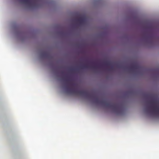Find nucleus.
<instances>
[{"mask_svg": "<svg viewBox=\"0 0 159 159\" xmlns=\"http://www.w3.org/2000/svg\"><path fill=\"white\" fill-rule=\"evenodd\" d=\"M158 70H159V69H153L152 70L154 71L157 72V71H158Z\"/></svg>", "mask_w": 159, "mask_h": 159, "instance_id": "obj_8", "label": "nucleus"}, {"mask_svg": "<svg viewBox=\"0 0 159 159\" xmlns=\"http://www.w3.org/2000/svg\"><path fill=\"white\" fill-rule=\"evenodd\" d=\"M89 66H88L87 65H85L82 66V67L83 68H88Z\"/></svg>", "mask_w": 159, "mask_h": 159, "instance_id": "obj_6", "label": "nucleus"}, {"mask_svg": "<svg viewBox=\"0 0 159 159\" xmlns=\"http://www.w3.org/2000/svg\"><path fill=\"white\" fill-rule=\"evenodd\" d=\"M140 67L137 64H134L130 67V69L131 70L133 71L135 70L139 69Z\"/></svg>", "mask_w": 159, "mask_h": 159, "instance_id": "obj_4", "label": "nucleus"}, {"mask_svg": "<svg viewBox=\"0 0 159 159\" xmlns=\"http://www.w3.org/2000/svg\"><path fill=\"white\" fill-rule=\"evenodd\" d=\"M105 66L107 67H108L109 66H111V64L109 62H106L105 63Z\"/></svg>", "mask_w": 159, "mask_h": 159, "instance_id": "obj_5", "label": "nucleus"}, {"mask_svg": "<svg viewBox=\"0 0 159 159\" xmlns=\"http://www.w3.org/2000/svg\"><path fill=\"white\" fill-rule=\"evenodd\" d=\"M92 67L93 68H94V69H96V68H97L98 67H97V66H92Z\"/></svg>", "mask_w": 159, "mask_h": 159, "instance_id": "obj_9", "label": "nucleus"}, {"mask_svg": "<svg viewBox=\"0 0 159 159\" xmlns=\"http://www.w3.org/2000/svg\"><path fill=\"white\" fill-rule=\"evenodd\" d=\"M77 22L80 23V25L84 24L86 21V17L84 16H81L79 19L76 20Z\"/></svg>", "mask_w": 159, "mask_h": 159, "instance_id": "obj_3", "label": "nucleus"}, {"mask_svg": "<svg viewBox=\"0 0 159 159\" xmlns=\"http://www.w3.org/2000/svg\"><path fill=\"white\" fill-rule=\"evenodd\" d=\"M66 80L67 81H69V80H68L66 79Z\"/></svg>", "mask_w": 159, "mask_h": 159, "instance_id": "obj_11", "label": "nucleus"}, {"mask_svg": "<svg viewBox=\"0 0 159 159\" xmlns=\"http://www.w3.org/2000/svg\"><path fill=\"white\" fill-rule=\"evenodd\" d=\"M113 67L112 66H111L110 68L108 70H110V71H111V70H113Z\"/></svg>", "mask_w": 159, "mask_h": 159, "instance_id": "obj_7", "label": "nucleus"}, {"mask_svg": "<svg viewBox=\"0 0 159 159\" xmlns=\"http://www.w3.org/2000/svg\"><path fill=\"white\" fill-rule=\"evenodd\" d=\"M66 92L70 94H78L87 97L92 98L95 99V102H99L105 105L107 107L112 108L114 111L118 113H120L122 111V108L120 104L116 103L107 102L106 100H102L99 101L98 98L94 94L89 93L86 90L79 91L78 90L66 88Z\"/></svg>", "mask_w": 159, "mask_h": 159, "instance_id": "obj_1", "label": "nucleus"}, {"mask_svg": "<svg viewBox=\"0 0 159 159\" xmlns=\"http://www.w3.org/2000/svg\"><path fill=\"white\" fill-rule=\"evenodd\" d=\"M43 55L45 56H46L47 55V53H45V52H44L43 53Z\"/></svg>", "mask_w": 159, "mask_h": 159, "instance_id": "obj_10", "label": "nucleus"}, {"mask_svg": "<svg viewBox=\"0 0 159 159\" xmlns=\"http://www.w3.org/2000/svg\"><path fill=\"white\" fill-rule=\"evenodd\" d=\"M34 1V0H22V1L25 4L30 6L36 7L37 6L36 3Z\"/></svg>", "mask_w": 159, "mask_h": 159, "instance_id": "obj_2", "label": "nucleus"}]
</instances>
